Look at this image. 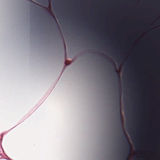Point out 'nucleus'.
<instances>
[{
    "mask_svg": "<svg viewBox=\"0 0 160 160\" xmlns=\"http://www.w3.org/2000/svg\"><path fill=\"white\" fill-rule=\"evenodd\" d=\"M125 116L126 117H127V112H126V111H125Z\"/></svg>",
    "mask_w": 160,
    "mask_h": 160,
    "instance_id": "nucleus-7",
    "label": "nucleus"
},
{
    "mask_svg": "<svg viewBox=\"0 0 160 160\" xmlns=\"http://www.w3.org/2000/svg\"><path fill=\"white\" fill-rule=\"evenodd\" d=\"M13 128H14V127L12 128L11 129H10L8 132H9V131H10L11 129H13Z\"/></svg>",
    "mask_w": 160,
    "mask_h": 160,
    "instance_id": "nucleus-12",
    "label": "nucleus"
},
{
    "mask_svg": "<svg viewBox=\"0 0 160 160\" xmlns=\"http://www.w3.org/2000/svg\"><path fill=\"white\" fill-rule=\"evenodd\" d=\"M121 113L120 112V109L119 110V117H120V119L121 121H122L121 118Z\"/></svg>",
    "mask_w": 160,
    "mask_h": 160,
    "instance_id": "nucleus-5",
    "label": "nucleus"
},
{
    "mask_svg": "<svg viewBox=\"0 0 160 160\" xmlns=\"http://www.w3.org/2000/svg\"><path fill=\"white\" fill-rule=\"evenodd\" d=\"M114 72L115 73V77L117 78V79H118V81H120L119 78H120V76L118 72L116 70V69H115L114 70Z\"/></svg>",
    "mask_w": 160,
    "mask_h": 160,
    "instance_id": "nucleus-3",
    "label": "nucleus"
},
{
    "mask_svg": "<svg viewBox=\"0 0 160 160\" xmlns=\"http://www.w3.org/2000/svg\"><path fill=\"white\" fill-rule=\"evenodd\" d=\"M6 133H2V134H1V138H2H2H3V135H4V134H6Z\"/></svg>",
    "mask_w": 160,
    "mask_h": 160,
    "instance_id": "nucleus-6",
    "label": "nucleus"
},
{
    "mask_svg": "<svg viewBox=\"0 0 160 160\" xmlns=\"http://www.w3.org/2000/svg\"><path fill=\"white\" fill-rule=\"evenodd\" d=\"M123 136L126 142L127 149L125 151V156L123 160H127L131 151V144L129 141L126 134L123 130Z\"/></svg>",
    "mask_w": 160,
    "mask_h": 160,
    "instance_id": "nucleus-1",
    "label": "nucleus"
},
{
    "mask_svg": "<svg viewBox=\"0 0 160 160\" xmlns=\"http://www.w3.org/2000/svg\"><path fill=\"white\" fill-rule=\"evenodd\" d=\"M119 107H120V99H119Z\"/></svg>",
    "mask_w": 160,
    "mask_h": 160,
    "instance_id": "nucleus-8",
    "label": "nucleus"
},
{
    "mask_svg": "<svg viewBox=\"0 0 160 160\" xmlns=\"http://www.w3.org/2000/svg\"><path fill=\"white\" fill-rule=\"evenodd\" d=\"M2 138H1V139H0V141H1V142H2Z\"/></svg>",
    "mask_w": 160,
    "mask_h": 160,
    "instance_id": "nucleus-13",
    "label": "nucleus"
},
{
    "mask_svg": "<svg viewBox=\"0 0 160 160\" xmlns=\"http://www.w3.org/2000/svg\"><path fill=\"white\" fill-rule=\"evenodd\" d=\"M51 18H52L53 21H54L56 23L57 25L58 26V23L56 20L55 19V18L54 17V16H53L52 15H51Z\"/></svg>",
    "mask_w": 160,
    "mask_h": 160,
    "instance_id": "nucleus-4",
    "label": "nucleus"
},
{
    "mask_svg": "<svg viewBox=\"0 0 160 160\" xmlns=\"http://www.w3.org/2000/svg\"><path fill=\"white\" fill-rule=\"evenodd\" d=\"M134 139H136V138H132V142H134Z\"/></svg>",
    "mask_w": 160,
    "mask_h": 160,
    "instance_id": "nucleus-9",
    "label": "nucleus"
},
{
    "mask_svg": "<svg viewBox=\"0 0 160 160\" xmlns=\"http://www.w3.org/2000/svg\"><path fill=\"white\" fill-rule=\"evenodd\" d=\"M64 48H65V50H66V45L65 44V43H64Z\"/></svg>",
    "mask_w": 160,
    "mask_h": 160,
    "instance_id": "nucleus-11",
    "label": "nucleus"
},
{
    "mask_svg": "<svg viewBox=\"0 0 160 160\" xmlns=\"http://www.w3.org/2000/svg\"><path fill=\"white\" fill-rule=\"evenodd\" d=\"M22 2L23 4L26 7H30L32 8L33 6L35 5V3L30 0H20Z\"/></svg>",
    "mask_w": 160,
    "mask_h": 160,
    "instance_id": "nucleus-2",
    "label": "nucleus"
},
{
    "mask_svg": "<svg viewBox=\"0 0 160 160\" xmlns=\"http://www.w3.org/2000/svg\"><path fill=\"white\" fill-rule=\"evenodd\" d=\"M113 67H114V68H115V65L114 64H113Z\"/></svg>",
    "mask_w": 160,
    "mask_h": 160,
    "instance_id": "nucleus-10",
    "label": "nucleus"
}]
</instances>
